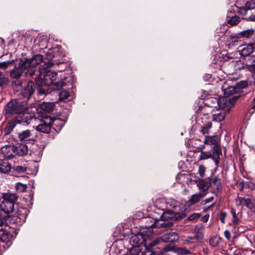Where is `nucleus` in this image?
Returning a JSON list of instances; mask_svg holds the SVG:
<instances>
[{
	"label": "nucleus",
	"instance_id": "1",
	"mask_svg": "<svg viewBox=\"0 0 255 255\" xmlns=\"http://www.w3.org/2000/svg\"><path fill=\"white\" fill-rule=\"evenodd\" d=\"M48 66L41 65L39 68V74L35 78V83L38 87L46 86L50 87L53 90H59L66 85L63 81H56L57 73L56 72L46 70Z\"/></svg>",
	"mask_w": 255,
	"mask_h": 255
},
{
	"label": "nucleus",
	"instance_id": "2",
	"mask_svg": "<svg viewBox=\"0 0 255 255\" xmlns=\"http://www.w3.org/2000/svg\"><path fill=\"white\" fill-rule=\"evenodd\" d=\"M185 217L183 214H179L174 212L167 210L164 212L159 219H152L153 223L150 226L152 228H170L173 224L171 222L168 221V220H179Z\"/></svg>",
	"mask_w": 255,
	"mask_h": 255
},
{
	"label": "nucleus",
	"instance_id": "3",
	"mask_svg": "<svg viewBox=\"0 0 255 255\" xmlns=\"http://www.w3.org/2000/svg\"><path fill=\"white\" fill-rule=\"evenodd\" d=\"M235 87L231 86L224 90V96L219 99L217 102L219 107L227 108L230 112L232 107L241 95Z\"/></svg>",
	"mask_w": 255,
	"mask_h": 255
},
{
	"label": "nucleus",
	"instance_id": "4",
	"mask_svg": "<svg viewBox=\"0 0 255 255\" xmlns=\"http://www.w3.org/2000/svg\"><path fill=\"white\" fill-rule=\"evenodd\" d=\"M28 214V210L26 208L18 207L14 214L9 216L5 219L6 223L9 224L11 228H16L21 226L25 222Z\"/></svg>",
	"mask_w": 255,
	"mask_h": 255
},
{
	"label": "nucleus",
	"instance_id": "5",
	"mask_svg": "<svg viewBox=\"0 0 255 255\" xmlns=\"http://www.w3.org/2000/svg\"><path fill=\"white\" fill-rule=\"evenodd\" d=\"M25 102H20L15 99L9 101L5 107V114L6 117L10 118L15 115H18L27 110Z\"/></svg>",
	"mask_w": 255,
	"mask_h": 255
},
{
	"label": "nucleus",
	"instance_id": "6",
	"mask_svg": "<svg viewBox=\"0 0 255 255\" xmlns=\"http://www.w3.org/2000/svg\"><path fill=\"white\" fill-rule=\"evenodd\" d=\"M17 198L18 197L15 194L3 193L2 196L3 200L0 204L1 210L7 214L12 212L14 210V204Z\"/></svg>",
	"mask_w": 255,
	"mask_h": 255
},
{
	"label": "nucleus",
	"instance_id": "7",
	"mask_svg": "<svg viewBox=\"0 0 255 255\" xmlns=\"http://www.w3.org/2000/svg\"><path fill=\"white\" fill-rule=\"evenodd\" d=\"M60 122L59 119H54L50 116H43L42 123L36 127V130L44 133H48L52 129V125H56Z\"/></svg>",
	"mask_w": 255,
	"mask_h": 255
},
{
	"label": "nucleus",
	"instance_id": "8",
	"mask_svg": "<svg viewBox=\"0 0 255 255\" xmlns=\"http://www.w3.org/2000/svg\"><path fill=\"white\" fill-rule=\"evenodd\" d=\"M36 133L34 129H26L18 133V138L21 142L33 144L37 140Z\"/></svg>",
	"mask_w": 255,
	"mask_h": 255
},
{
	"label": "nucleus",
	"instance_id": "9",
	"mask_svg": "<svg viewBox=\"0 0 255 255\" xmlns=\"http://www.w3.org/2000/svg\"><path fill=\"white\" fill-rule=\"evenodd\" d=\"M29 70L26 68L23 63H19L18 66H15L9 71V76L11 79H20L22 76H26Z\"/></svg>",
	"mask_w": 255,
	"mask_h": 255
},
{
	"label": "nucleus",
	"instance_id": "10",
	"mask_svg": "<svg viewBox=\"0 0 255 255\" xmlns=\"http://www.w3.org/2000/svg\"><path fill=\"white\" fill-rule=\"evenodd\" d=\"M179 236L177 233L174 232H169L168 233H166L163 236H162L160 238L157 239L151 243H149V245L151 247H153L158 243L161 242H175L178 240Z\"/></svg>",
	"mask_w": 255,
	"mask_h": 255
},
{
	"label": "nucleus",
	"instance_id": "11",
	"mask_svg": "<svg viewBox=\"0 0 255 255\" xmlns=\"http://www.w3.org/2000/svg\"><path fill=\"white\" fill-rule=\"evenodd\" d=\"M43 59V56L41 54H37L33 56L31 59H27L22 63L26 68L30 70V68L40 64Z\"/></svg>",
	"mask_w": 255,
	"mask_h": 255
},
{
	"label": "nucleus",
	"instance_id": "12",
	"mask_svg": "<svg viewBox=\"0 0 255 255\" xmlns=\"http://www.w3.org/2000/svg\"><path fill=\"white\" fill-rule=\"evenodd\" d=\"M197 185L200 190V192L206 195L208 193L209 188L212 185L211 177L199 180Z\"/></svg>",
	"mask_w": 255,
	"mask_h": 255
},
{
	"label": "nucleus",
	"instance_id": "13",
	"mask_svg": "<svg viewBox=\"0 0 255 255\" xmlns=\"http://www.w3.org/2000/svg\"><path fill=\"white\" fill-rule=\"evenodd\" d=\"M54 103L43 102L38 108L37 110L42 114V116H47V114L52 112L54 109Z\"/></svg>",
	"mask_w": 255,
	"mask_h": 255
},
{
	"label": "nucleus",
	"instance_id": "14",
	"mask_svg": "<svg viewBox=\"0 0 255 255\" xmlns=\"http://www.w3.org/2000/svg\"><path fill=\"white\" fill-rule=\"evenodd\" d=\"M12 236L5 230H0V240L5 243L4 248H8L12 245Z\"/></svg>",
	"mask_w": 255,
	"mask_h": 255
},
{
	"label": "nucleus",
	"instance_id": "15",
	"mask_svg": "<svg viewBox=\"0 0 255 255\" xmlns=\"http://www.w3.org/2000/svg\"><path fill=\"white\" fill-rule=\"evenodd\" d=\"M25 112L19 113L15 118L17 124L23 125H28L29 124L30 121L32 120V117L30 114Z\"/></svg>",
	"mask_w": 255,
	"mask_h": 255
},
{
	"label": "nucleus",
	"instance_id": "16",
	"mask_svg": "<svg viewBox=\"0 0 255 255\" xmlns=\"http://www.w3.org/2000/svg\"><path fill=\"white\" fill-rule=\"evenodd\" d=\"M35 88L34 82L32 81H29L28 82L27 87L22 90L21 92V96L28 100L34 93Z\"/></svg>",
	"mask_w": 255,
	"mask_h": 255
},
{
	"label": "nucleus",
	"instance_id": "17",
	"mask_svg": "<svg viewBox=\"0 0 255 255\" xmlns=\"http://www.w3.org/2000/svg\"><path fill=\"white\" fill-rule=\"evenodd\" d=\"M211 180L213 189L212 192L217 195L222 190L221 179L217 176H214L211 177Z\"/></svg>",
	"mask_w": 255,
	"mask_h": 255
},
{
	"label": "nucleus",
	"instance_id": "18",
	"mask_svg": "<svg viewBox=\"0 0 255 255\" xmlns=\"http://www.w3.org/2000/svg\"><path fill=\"white\" fill-rule=\"evenodd\" d=\"M1 152L5 158L9 159L13 157L14 153L13 145H6L1 148Z\"/></svg>",
	"mask_w": 255,
	"mask_h": 255
},
{
	"label": "nucleus",
	"instance_id": "19",
	"mask_svg": "<svg viewBox=\"0 0 255 255\" xmlns=\"http://www.w3.org/2000/svg\"><path fill=\"white\" fill-rule=\"evenodd\" d=\"M254 49L252 44H245L240 45L238 48V52L242 56H247L252 53Z\"/></svg>",
	"mask_w": 255,
	"mask_h": 255
},
{
	"label": "nucleus",
	"instance_id": "20",
	"mask_svg": "<svg viewBox=\"0 0 255 255\" xmlns=\"http://www.w3.org/2000/svg\"><path fill=\"white\" fill-rule=\"evenodd\" d=\"M222 154V150L220 147L218 145H214L211 158L214 160L217 167L219 164L220 156Z\"/></svg>",
	"mask_w": 255,
	"mask_h": 255
},
{
	"label": "nucleus",
	"instance_id": "21",
	"mask_svg": "<svg viewBox=\"0 0 255 255\" xmlns=\"http://www.w3.org/2000/svg\"><path fill=\"white\" fill-rule=\"evenodd\" d=\"M219 107L221 108V110L217 111L212 115L213 121L217 122H220L223 121L225 118L226 113L230 112L227 110V108Z\"/></svg>",
	"mask_w": 255,
	"mask_h": 255
},
{
	"label": "nucleus",
	"instance_id": "22",
	"mask_svg": "<svg viewBox=\"0 0 255 255\" xmlns=\"http://www.w3.org/2000/svg\"><path fill=\"white\" fill-rule=\"evenodd\" d=\"M14 153L19 156L26 155L28 152V146L25 144L21 143L13 145Z\"/></svg>",
	"mask_w": 255,
	"mask_h": 255
},
{
	"label": "nucleus",
	"instance_id": "23",
	"mask_svg": "<svg viewBox=\"0 0 255 255\" xmlns=\"http://www.w3.org/2000/svg\"><path fill=\"white\" fill-rule=\"evenodd\" d=\"M130 242L133 243V248L136 250V247L144 243V241L141 234L134 235L132 236Z\"/></svg>",
	"mask_w": 255,
	"mask_h": 255
},
{
	"label": "nucleus",
	"instance_id": "24",
	"mask_svg": "<svg viewBox=\"0 0 255 255\" xmlns=\"http://www.w3.org/2000/svg\"><path fill=\"white\" fill-rule=\"evenodd\" d=\"M11 169L10 165L7 159H0V172L8 173Z\"/></svg>",
	"mask_w": 255,
	"mask_h": 255
},
{
	"label": "nucleus",
	"instance_id": "25",
	"mask_svg": "<svg viewBox=\"0 0 255 255\" xmlns=\"http://www.w3.org/2000/svg\"><path fill=\"white\" fill-rule=\"evenodd\" d=\"M17 124L16 121H15V119L9 121L6 125L4 132L5 135L9 134L13 130V129L15 128L16 125Z\"/></svg>",
	"mask_w": 255,
	"mask_h": 255
},
{
	"label": "nucleus",
	"instance_id": "26",
	"mask_svg": "<svg viewBox=\"0 0 255 255\" xmlns=\"http://www.w3.org/2000/svg\"><path fill=\"white\" fill-rule=\"evenodd\" d=\"M255 33V30L253 28L243 30L239 33L238 35L244 38H249L252 37Z\"/></svg>",
	"mask_w": 255,
	"mask_h": 255
},
{
	"label": "nucleus",
	"instance_id": "27",
	"mask_svg": "<svg viewBox=\"0 0 255 255\" xmlns=\"http://www.w3.org/2000/svg\"><path fill=\"white\" fill-rule=\"evenodd\" d=\"M205 195L204 194L199 192L198 194L193 195L190 199V204L194 205L199 202L200 199L203 198Z\"/></svg>",
	"mask_w": 255,
	"mask_h": 255
},
{
	"label": "nucleus",
	"instance_id": "28",
	"mask_svg": "<svg viewBox=\"0 0 255 255\" xmlns=\"http://www.w3.org/2000/svg\"><path fill=\"white\" fill-rule=\"evenodd\" d=\"M12 86L16 91H19L22 89V82L20 79H12Z\"/></svg>",
	"mask_w": 255,
	"mask_h": 255
},
{
	"label": "nucleus",
	"instance_id": "29",
	"mask_svg": "<svg viewBox=\"0 0 255 255\" xmlns=\"http://www.w3.org/2000/svg\"><path fill=\"white\" fill-rule=\"evenodd\" d=\"M212 126V124L211 122H208L207 123L203 124V126H202V133L203 134H208Z\"/></svg>",
	"mask_w": 255,
	"mask_h": 255
},
{
	"label": "nucleus",
	"instance_id": "30",
	"mask_svg": "<svg viewBox=\"0 0 255 255\" xmlns=\"http://www.w3.org/2000/svg\"><path fill=\"white\" fill-rule=\"evenodd\" d=\"M204 143L206 144H211V145H216L217 141L216 139V136H206L205 137L204 141Z\"/></svg>",
	"mask_w": 255,
	"mask_h": 255
},
{
	"label": "nucleus",
	"instance_id": "31",
	"mask_svg": "<svg viewBox=\"0 0 255 255\" xmlns=\"http://www.w3.org/2000/svg\"><path fill=\"white\" fill-rule=\"evenodd\" d=\"M175 252L178 255H187L191 254V252L188 249L182 247L176 248Z\"/></svg>",
	"mask_w": 255,
	"mask_h": 255
},
{
	"label": "nucleus",
	"instance_id": "32",
	"mask_svg": "<svg viewBox=\"0 0 255 255\" xmlns=\"http://www.w3.org/2000/svg\"><path fill=\"white\" fill-rule=\"evenodd\" d=\"M220 242V238L217 236H215L213 237L210 240L209 243L211 246L216 247L219 245Z\"/></svg>",
	"mask_w": 255,
	"mask_h": 255
},
{
	"label": "nucleus",
	"instance_id": "33",
	"mask_svg": "<svg viewBox=\"0 0 255 255\" xmlns=\"http://www.w3.org/2000/svg\"><path fill=\"white\" fill-rule=\"evenodd\" d=\"M27 188V185L20 182H17L15 186L16 190L18 192L25 191Z\"/></svg>",
	"mask_w": 255,
	"mask_h": 255
},
{
	"label": "nucleus",
	"instance_id": "34",
	"mask_svg": "<svg viewBox=\"0 0 255 255\" xmlns=\"http://www.w3.org/2000/svg\"><path fill=\"white\" fill-rule=\"evenodd\" d=\"M240 21V17L238 16H233L228 20V23L231 25H234Z\"/></svg>",
	"mask_w": 255,
	"mask_h": 255
},
{
	"label": "nucleus",
	"instance_id": "35",
	"mask_svg": "<svg viewBox=\"0 0 255 255\" xmlns=\"http://www.w3.org/2000/svg\"><path fill=\"white\" fill-rule=\"evenodd\" d=\"M211 156L212 153L211 152L202 151L199 156V159L205 160L211 158Z\"/></svg>",
	"mask_w": 255,
	"mask_h": 255
},
{
	"label": "nucleus",
	"instance_id": "36",
	"mask_svg": "<svg viewBox=\"0 0 255 255\" xmlns=\"http://www.w3.org/2000/svg\"><path fill=\"white\" fill-rule=\"evenodd\" d=\"M14 62V60H11L0 62V69L5 70L7 69L10 65H11Z\"/></svg>",
	"mask_w": 255,
	"mask_h": 255
},
{
	"label": "nucleus",
	"instance_id": "37",
	"mask_svg": "<svg viewBox=\"0 0 255 255\" xmlns=\"http://www.w3.org/2000/svg\"><path fill=\"white\" fill-rule=\"evenodd\" d=\"M70 95L69 92L66 90H62L59 93V97L60 100H66L67 99Z\"/></svg>",
	"mask_w": 255,
	"mask_h": 255
},
{
	"label": "nucleus",
	"instance_id": "38",
	"mask_svg": "<svg viewBox=\"0 0 255 255\" xmlns=\"http://www.w3.org/2000/svg\"><path fill=\"white\" fill-rule=\"evenodd\" d=\"M13 170L18 173H24L26 171V167L20 165H15L13 167Z\"/></svg>",
	"mask_w": 255,
	"mask_h": 255
},
{
	"label": "nucleus",
	"instance_id": "39",
	"mask_svg": "<svg viewBox=\"0 0 255 255\" xmlns=\"http://www.w3.org/2000/svg\"><path fill=\"white\" fill-rule=\"evenodd\" d=\"M248 86V82L246 81H242L238 83L236 85V88L239 92L240 91L241 89H244L245 88H246Z\"/></svg>",
	"mask_w": 255,
	"mask_h": 255
},
{
	"label": "nucleus",
	"instance_id": "40",
	"mask_svg": "<svg viewBox=\"0 0 255 255\" xmlns=\"http://www.w3.org/2000/svg\"><path fill=\"white\" fill-rule=\"evenodd\" d=\"M244 205H246V206L247 208H248L249 209H251L252 211H254L255 209L254 205L252 203L251 200L250 198L245 199Z\"/></svg>",
	"mask_w": 255,
	"mask_h": 255
},
{
	"label": "nucleus",
	"instance_id": "41",
	"mask_svg": "<svg viewBox=\"0 0 255 255\" xmlns=\"http://www.w3.org/2000/svg\"><path fill=\"white\" fill-rule=\"evenodd\" d=\"M206 168L203 165H200L198 168V173L201 178H203L205 176Z\"/></svg>",
	"mask_w": 255,
	"mask_h": 255
},
{
	"label": "nucleus",
	"instance_id": "42",
	"mask_svg": "<svg viewBox=\"0 0 255 255\" xmlns=\"http://www.w3.org/2000/svg\"><path fill=\"white\" fill-rule=\"evenodd\" d=\"M198 239L197 236L195 237H187L184 240V244H191L195 242V240Z\"/></svg>",
	"mask_w": 255,
	"mask_h": 255
},
{
	"label": "nucleus",
	"instance_id": "43",
	"mask_svg": "<svg viewBox=\"0 0 255 255\" xmlns=\"http://www.w3.org/2000/svg\"><path fill=\"white\" fill-rule=\"evenodd\" d=\"M9 80L8 77H0V87H3L8 84Z\"/></svg>",
	"mask_w": 255,
	"mask_h": 255
},
{
	"label": "nucleus",
	"instance_id": "44",
	"mask_svg": "<svg viewBox=\"0 0 255 255\" xmlns=\"http://www.w3.org/2000/svg\"><path fill=\"white\" fill-rule=\"evenodd\" d=\"M231 212L233 215V223H234V224L235 225H237L239 223V218L238 217H237V215L236 213V211L234 209H231Z\"/></svg>",
	"mask_w": 255,
	"mask_h": 255
},
{
	"label": "nucleus",
	"instance_id": "45",
	"mask_svg": "<svg viewBox=\"0 0 255 255\" xmlns=\"http://www.w3.org/2000/svg\"><path fill=\"white\" fill-rule=\"evenodd\" d=\"M245 199L243 198V197H239L237 198V204L238 206H241V205H244V202H245Z\"/></svg>",
	"mask_w": 255,
	"mask_h": 255
},
{
	"label": "nucleus",
	"instance_id": "46",
	"mask_svg": "<svg viewBox=\"0 0 255 255\" xmlns=\"http://www.w3.org/2000/svg\"><path fill=\"white\" fill-rule=\"evenodd\" d=\"M249 70L253 74V77L255 79V64H252L249 67Z\"/></svg>",
	"mask_w": 255,
	"mask_h": 255
},
{
	"label": "nucleus",
	"instance_id": "47",
	"mask_svg": "<svg viewBox=\"0 0 255 255\" xmlns=\"http://www.w3.org/2000/svg\"><path fill=\"white\" fill-rule=\"evenodd\" d=\"M229 39L230 42L232 43L233 45H234L236 42L238 41V38L234 36H230Z\"/></svg>",
	"mask_w": 255,
	"mask_h": 255
},
{
	"label": "nucleus",
	"instance_id": "48",
	"mask_svg": "<svg viewBox=\"0 0 255 255\" xmlns=\"http://www.w3.org/2000/svg\"><path fill=\"white\" fill-rule=\"evenodd\" d=\"M227 214L226 212H222L220 213V219L222 223H225V220L227 217Z\"/></svg>",
	"mask_w": 255,
	"mask_h": 255
},
{
	"label": "nucleus",
	"instance_id": "49",
	"mask_svg": "<svg viewBox=\"0 0 255 255\" xmlns=\"http://www.w3.org/2000/svg\"><path fill=\"white\" fill-rule=\"evenodd\" d=\"M139 253L137 252L136 251V249L135 248H132L128 254L127 255H138Z\"/></svg>",
	"mask_w": 255,
	"mask_h": 255
},
{
	"label": "nucleus",
	"instance_id": "50",
	"mask_svg": "<svg viewBox=\"0 0 255 255\" xmlns=\"http://www.w3.org/2000/svg\"><path fill=\"white\" fill-rule=\"evenodd\" d=\"M200 217V215L198 213H194L191 215H190L189 217H188V220H190V221H192L196 218H199Z\"/></svg>",
	"mask_w": 255,
	"mask_h": 255
},
{
	"label": "nucleus",
	"instance_id": "51",
	"mask_svg": "<svg viewBox=\"0 0 255 255\" xmlns=\"http://www.w3.org/2000/svg\"><path fill=\"white\" fill-rule=\"evenodd\" d=\"M224 236L227 239H230L231 237L230 232L228 230L225 231Z\"/></svg>",
	"mask_w": 255,
	"mask_h": 255
},
{
	"label": "nucleus",
	"instance_id": "52",
	"mask_svg": "<svg viewBox=\"0 0 255 255\" xmlns=\"http://www.w3.org/2000/svg\"><path fill=\"white\" fill-rule=\"evenodd\" d=\"M214 200V197H211L210 198H208L207 199H206L205 200H204V202L205 203V204L206 203H210L212 201H213Z\"/></svg>",
	"mask_w": 255,
	"mask_h": 255
},
{
	"label": "nucleus",
	"instance_id": "53",
	"mask_svg": "<svg viewBox=\"0 0 255 255\" xmlns=\"http://www.w3.org/2000/svg\"><path fill=\"white\" fill-rule=\"evenodd\" d=\"M250 60L253 63L255 64V55H252L250 57Z\"/></svg>",
	"mask_w": 255,
	"mask_h": 255
},
{
	"label": "nucleus",
	"instance_id": "54",
	"mask_svg": "<svg viewBox=\"0 0 255 255\" xmlns=\"http://www.w3.org/2000/svg\"><path fill=\"white\" fill-rule=\"evenodd\" d=\"M5 221V220L2 219L0 217V226H2L4 224Z\"/></svg>",
	"mask_w": 255,
	"mask_h": 255
},
{
	"label": "nucleus",
	"instance_id": "55",
	"mask_svg": "<svg viewBox=\"0 0 255 255\" xmlns=\"http://www.w3.org/2000/svg\"><path fill=\"white\" fill-rule=\"evenodd\" d=\"M35 73V71H33L32 70H31L29 72V75L30 76L32 77Z\"/></svg>",
	"mask_w": 255,
	"mask_h": 255
},
{
	"label": "nucleus",
	"instance_id": "56",
	"mask_svg": "<svg viewBox=\"0 0 255 255\" xmlns=\"http://www.w3.org/2000/svg\"><path fill=\"white\" fill-rule=\"evenodd\" d=\"M252 46H253L254 49L255 50V37L253 39V42L251 43Z\"/></svg>",
	"mask_w": 255,
	"mask_h": 255
},
{
	"label": "nucleus",
	"instance_id": "57",
	"mask_svg": "<svg viewBox=\"0 0 255 255\" xmlns=\"http://www.w3.org/2000/svg\"><path fill=\"white\" fill-rule=\"evenodd\" d=\"M44 89H40V90H39V93H40V94H44Z\"/></svg>",
	"mask_w": 255,
	"mask_h": 255
},
{
	"label": "nucleus",
	"instance_id": "58",
	"mask_svg": "<svg viewBox=\"0 0 255 255\" xmlns=\"http://www.w3.org/2000/svg\"><path fill=\"white\" fill-rule=\"evenodd\" d=\"M251 18L252 20L255 21V15H253L251 17Z\"/></svg>",
	"mask_w": 255,
	"mask_h": 255
},
{
	"label": "nucleus",
	"instance_id": "59",
	"mask_svg": "<svg viewBox=\"0 0 255 255\" xmlns=\"http://www.w3.org/2000/svg\"><path fill=\"white\" fill-rule=\"evenodd\" d=\"M252 255H255V250L252 251Z\"/></svg>",
	"mask_w": 255,
	"mask_h": 255
},
{
	"label": "nucleus",
	"instance_id": "60",
	"mask_svg": "<svg viewBox=\"0 0 255 255\" xmlns=\"http://www.w3.org/2000/svg\"><path fill=\"white\" fill-rule=\"evenodd\" d=\"M246 8H248V9H251V8H253L252 7H251V6H248L247 5H246Z\"/></svg>",
	"mask_w": 255,
	"mask_h": 255
},
{
	"label": "nucleus",
	"instance_id": "61",
	"mask_svg": "<svg viewBox=\"0 0 255 255\" xmlns=\"http://www.w3.org/2000/svg\"><path fill=\"white\" fill-rule=\"evenodd\" d=\"M2 73L1 71H0V76L2 75Z\"/></svg>",
	"mask_w": 255,
	"mask_h": 255
},
{
	"label": "nucleus",
	"instance_id": "62",
	"mask_svg": "<svg viewBox=\"0 0 255 255\" xmlns=\"http://www.w3.org/2000/svg\"><path fill=\"white\" fill-rule=\"evenodd\" d=\"M253 108L254 109H255V104L253 106Z\"/></svg>",
	"mask_w": 255,
	"mask_h": 255
},
{
	"label": "nucleus",
	"instance_id": "63",
	"mask_svg": "<svg viewBox=\"0 0 255 255\" xmlns=\"http://www.w3.org/2000/svg\"><path fill=\"white\" fill-rule=\"evenodd\" d=\"M254 243L255 244V237H254Z\"/></svg>",
	"mask_w": 255,
	"mask_h": 255
}]
</instances>
